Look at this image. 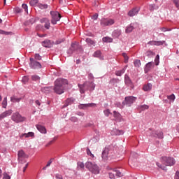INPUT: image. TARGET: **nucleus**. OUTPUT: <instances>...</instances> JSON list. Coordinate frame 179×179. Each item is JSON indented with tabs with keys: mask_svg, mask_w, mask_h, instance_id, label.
I'll use <instances>...</instances> for the list:
<instances>
[{
	"mask_svg": "<svg viewBox=\"0 0 179 179\" xmlns=\"http://www.w3.org/2000/svg\"><path fill=\"white\" fill-rule=\"evenodd\" d=\"M34 136V133L29 132L25 134V138H33Z\"/></svg>",
	"mask_w": 179,
	"mask_h": 179,
	"instance_id": "38",
	"label": "nucleus"
},
{
	"mask_svg": "<svg viewBox=\"0 0 179 179\" xmlns=\"http://www.w3.org/2000/svg\"><path fill=\"white\" fill-rule=\"evenodd\" d=\"M161 31H163L165 33V31H171V29L166 28V27H162L160 28Z\"/></svg>",
	"mask_w": 179,
	"mask_h": 179,
	"instance_id": "44",
	"label": "nucleus"
},
{
	"mask_svg": "<svg viewBox=\"0 0 179 179\" xmlns=\"http://www.w3.org/2000/svg\"><path fill=\"white\" fill-rule=\"evenodd\" d=\"M167 99L171 101H174L176 100V95H174L173 94H172L171 95H169L167 96Z\"/></svg>",
	"mask_w": 179,
	"mask_h": 179,
	"instance_id": "34",
	"label": "nucleus"
},
{
	"mask_svg": "<svg viewBox=\"0 0 179 179\" xmlns=\"http://www.w3.org/2000/svg\"><path fill=\"white\" fill-rule=\"evenodd\" d=\"M150 45H156V41H151L148 43Z\"/></svg>",
	"mask_w": 179,
	"mask_h": 179,
	"instance_id": "53",
	"label": "nucleus"
},
{
	"mask_svg": "<svg viewBox=\"0 0 179 179\" xmlns=\"http://www.w3.org/2000/svg\"><path fill=\"white\" fill-rule=\"evenodd\" d=\"M15 10L16 13H20V12H22V10L19 8H16Z\"/></svg>",
	"mask_w": 179,
	"mask_h": 179,
	"instance_id": "62",
	"label": "nucleus"
},
{
	"mask_svg": "<svg viewBox=\"0 0 179 179\" xmlns=\"http://www.w3.org/2000/svg\"><path fill=\"white\" fill-rule=\"evenodd\" d=\"M87 154L90 155L92 157H94V155L93 154H92V151H90V149H89V148L87 149Z\"/></svg>",
	"mask_w": 179,
	"mask_h": 179,
	"instance_id": "51",
	"label": "nucleus"
},
{
	"mask_svg": "<svg viewBox=\"0 0 179 179\" xmlns=\"http://www.w3.org/2000/svg\"><path fill=\"white\" fill-rule=\"evenodd\" d=\"M64 41H65V38H60V39H58L57 41H56L55 42V44H56V45L61 44V43H64Z\"/></svg>",
	"mask_w": 179,
	"mask_h": 179,
	"instance_id": "40",
	"label": "nucleus"
},
{
	"mask_svg": "<svg viewBox=\"0 0 179 179\" xmlns=\"http://www.w3.org/2000/svg\"><path fill=\"white\" fill-rule=\"evenodd\" d=\"M154 66H155V65H153V63H152V62L148 63L144 69L145 73L149 72V71H150V69H153Z\"/></svg>",
	"mask_w": 179,
	"mask_h": 179,
	"instance_id": "19",
	"label": "nucleus"
},
{
	"mask_svg": "<svg viewBox=\"0 0 179 179\" xmlns=\"http://www.w3.org/2000/svg\"><path fill=\"white\" fill-rule=\"evenodd\" d=\"M109 178H110V179H114V178H115V176H114V173H109Z\"/></svg>",
	"mask_w": 179,
	"mask_h": 179,
	"instance_id": "59",
	"label": "nucleus"
},
{
	"mask_svg": "<svg viewBox=\"0 0 179 179\" xmlns=\"http://www.w3.org/2000/svg\"><path fill=\"white\" fill-rule=\"evenodd\" d=\"M52 163V159H50L48 162V163H47V164H46V167H50V166H51V164Z\"/></svg>",
	"mask_w": 179,
	"mask_h": 179,
	"instance_id": "56",
	"label": "nucleus"
},
{
	"mask_svg": "<svg viewBox=\"0 0 179 179\" xmlns=\"http://www.w3.org/2000/svg\"><path fill=\"white\" fill-rule=\"evenodd\" d=\"M86 169H88V170L92 173V174H99L100 173V169H99V166L96 164L94 162H87L85 164Z\"/></svg>",
	"mask_w": 179,
	"mask_h": 179,
	"instance_id": "4",
	"label": "nucleus"
},
{
	"mask_svg": "<svg viewBox=\"0 0 179 179\" xmlns=\"http://www.w3.org/2000/svg\"><path fill=\"white\" fill-rule=\"evenodd\" d=\"M41 23H45V27L48 30L50 27V20L48 18L41 19Z\"/></svg>",
	"mask_w": 179,
	"mask_h": 179,
	"instance_id": "16",
	"label": "nucleus"
},
{
	"mask_svg": "<svg viewBox=\"0 0 179 179\" xmlns=\"http://www.w3.org/2000/svg\"><path fill=\"white\" fill-rule=\"evenodd\" d=\"M29 61L30 68H31L32 69H41V64H40V62L36 61V59L31 57L29 59Z\"/></svg>",
	"mask_w": 179,
	"mask_h": 179,
	"instance_id": "8",
	"label": "nucleus"
},
{
	"mask_svg": "<svg viewBox=\"0 0 179 179\" xmlns=\"http://www.w3.org/2000/svg\"><path fill=\"white\" fill-rule=\"evenodd\" d=\"M102 41L103 43H113V38L110 37H104L103 38Z\"/></svg>",
	"mask_w": 179,
	"mask_h": 179,
	"instance_id": "30",
	"label": "nucleus"
},
{
	"mask_svg": "<svg viewBox=\"0 0 179 179\" xmlns=\"http://www.w3.org/2000/svg\"><path fill=\"white\" fill-rule=\"evenodd\" d=\"M155 9H159V6L155 4L150 5V10H155Z\"/></svg>",
	"mask_w": 179,
	"mask_h": 179,
	"instance_id": "37",
	"label": "nucleus"
},
{
	"mask_svg": "<svg viewBox=\"0 0 179 179\" xmlns=\"http://www.w3.org/2000/svg\"><path fill=\"white\" fill-rule=\"evenodd\" d=\"M139 12V8H134L131 9L130 11L128 13V16H130L132 17L133 16H136V15Z\"/></svg>",
	"mask_w": 179,
	"mask_h": 179,
	"instance_id": "15",
	"label": "nucleus"
},
{
	"mask_svg": "<svg viewBox=\"0 0 179 179\" xmlns=\"http://www.w3.org/2000/svg\"><path fill=\"white\" fill-rule=\"evenodd\" d=\"M31 79L32 80L37 82V80H40V77L38 76H32Z\"/></svg>",
	"mask_w": 179,
	"mask_h": 179,
	"instance_id": "42",
	"label": "nucleus"
},
{
	"mask_svg": "<svg viewBox=\"0 0 179 179\" xmlns=\"http://www.w3.org/2000/svg\"><path fill=\"white\" fill-rule=\"evenodd\" d=\"M89 107H96V103H85L80 104L78 106V108H80V110H86V108H89Z\"/></svg>",
	"mask_w": 179,
	"mask_h": 179,
	"instance_id": "13",
	"label": "nucleus"
},
{
	"mask_svg": "<svg viewBox=\"0 0 179 179\" xmlns=\"http://www.w3.org/2000/svg\"><path fill=\"white\" fill-rule=\"evenodd\" d=\"M22 83H27L29 82V77L28 76H24L22 80Z\"/></svg>",
	"mask_w": 179,
	"mask_h": 179,
	"instance_id": "43",
	"label": "nucleus"
},
{
	"mask_svg": "<svg viewBox=\"0 0 179 179\" xmlns=\"http://www.w3.org/2000/svg\"><path fill=\"white\" fill-rule=\"evenodd\" d=\"M106 117H108V115H110V114H111V112H110V109H106L103 111Z\"/></svg>",
	"mask_w": 179,
	"mask_h": 179,
	"instance_id": "46",
	"label": "nucleus"
},
{
	"mask_svg": "<svg viewBox=\"0 0 179 179\" xmlns=\"http://www.w3.org/2000/svg\"><path fill=\"white\" fill-rule=\"evenodd\" d=\"M145 55L147 57H152V55H153V52H152V50H148L145 52Z\"/></svg>",
	"mask_w": 179,
	"mask_h": 179,
	"instance_id": "47",
	"label": "nucleus"
},
{
	"mask_svg": "<svg viewBox=\"0 0 179 179\" xmlns=\"http://www.w3.org/2000/svg\"><path fill=\"white\" fill-rule=\"evenodd\" d=\"M160 57L159 56V55H157L155 57V65H159V59Z\"/></svg>",
	"mask_w": 179,
	"mask_h": 179,
	"instance_id": "50",
	"label": "nucleus"
},
{
	"mask_svg": "<svg viewBox=\"0 0 179 179\" xmlns=\"http://www.w3.org/2000/svg\"><path fill=\"white\" fill-rule=\"evenodd\" d=\"M86 43H87L89 45H94V47L96 45V43L94 42V41L90 39V38H87L86 39Z\"/></svg>",
	"mask_w": 179,
	"mask_h": 179,
	"instance_id": "26",
	"label": "nucleus"
},
{
	"mask_svg": "<svg viewBox=\"0 0 179 179\" xmlns=\"http://www.w3.org/2000/svg\"><path fill=\"white\" fill-rule=\"evenodd\" d=\"M80 48V45H79V43H71V46L70 50L68 51L69 54H72L73 51H76V50H79Z\"/></svg>",
	"mask_w": 179,
	"mask_h": 179,
	"instance_id": "12",
	"label": "nucleus"
},
{
	"mask_svg": "<svg viewBox=\"0 0 179 179\" xmlns=\"http://www.w3.org/2000/svg\"><path fill=\"white\" fill-rule=\"evenodd\" d=\"M55 177H56L57 179H64V178H62V175H59V174H58V173H57V174L55 175Z\"/></svg>",
	"mask_w": 179,
	"mask_h": 179,
	"instance_id": "61",
	"label": "nucleus"
},
{
	"mask_svg": "<svg viewBox=\"0 0 179 179\" xmlns=\"http://www.w3.org/2000/svg\"><path fill=\"white\" fill-rule=\"evenodd\" d=\"M42 45L46 48H51L52 47V43L50 40L47 39L42 42Z\"/></svg>",
	"mask_w": 179,
	"mask_h": 179,
	"instance_id": "14",
	"label": "nucleus"
},
{
	"mask_svg": "<svg viewBox=\"0 0 179 179\" xmlns=\"http://www.w3.org/2000/svg\"><path fill=\"white\" fill-rule=\"evenodd\" d=\"M116 134L115 135H124V131L122 130H115Z\"/></svg>",
	"mask_w": 179,
	"mask_h": 179,
	"instance_id": "45",
	"label": "nucleus"
},
{
	"mask_svg": "<svg viewBox=\"0 0 179 179\" xmlns=\"http://www.w3.org/2000/svg\"><path fill=\"white\" fill-rule=\"evenodd\" d=\"M29 3L31 6H36L38 3V0H31Z\"/></svg>",
	"mask_w": 179,
	"mask_h": 179,
	"instance_id": "35",
	"label": "nucleus"
},
{
	"mask_svg": "<svg viewBox=\"0 0 179 179\" xmlns=\"http://www.w3.org/2000/svg\"><path fill=\"white\" fill-rule=\"evenodd\" d=\"M99 17V14H94L92 17V19L93 20H97V18Z\"/></svg>",
	"mask_w": 179,
	"mask_h": 179,
	"instance_id": "54",
	"label": "nucleus"
},
{
	"mask_svg": "<svg viewBox=\"0 0 179 179\" xmlns=\"http://www.w3.org/2000/svg\"><path fill=\"white\" fill-rule=\"evenodd\" d=\"M50 15L52 16V24H57V22H59L61 19V14H59V13H58L57 11H51Z\"/></svg>",
	"mask_w": 179,
	"mask_h": 179,
	"instance_id": "7",
	"label": "nucleus"
},
{
	"mask_svg": "<svg viewBox=\"0 0 179 179\" xmlns=\"http://www.w3.org/2000/svg\"><path fill=\"white\" fill-rule=\"evenodd\" d=\"M65 85H68V80L63 78H58L55 82V93L57 94H62L64 93V89H65Z\"/></svg>",
	"mask_w": 179,
	"mask_h": 179,
	"instance_id": "1",
	"label": "nucleus"
},
{
	"mask_svg": "<svg viewBox=\"0 0 179 179\" xmlns=\"http://www.w3.org/2000/svg\"><path fill=\"white\" fill-rule=\"evenodd\" d=\"M173 2L176 5V8L179 9V0H173Z\"/></svg>",
	"mask_w": 179,
	"mask_h": 179,
	"instance_id": "49",
	"label": "nucleus"
},
{
	"mask_svg": "<svg viewBox=\"0 0 179 179\" xmlns=\"http://www.w3.org/2000/svg\"><path fill=\"white\" fill-rule=\"evenodd\" d=\"M135 101H136V97L135 96H127L124 99V101L123 102V103L126 106H127L128 107H131V104H134V103H135Z\"/></svg>",
	"mask_w": 179,
	"mask_h": 179,
	"instance_id": "9",
	"label": "nucleus"
},
{
	"mask_svg": "<svg viewBox=\"0 0 179 179\" xmlns=\"http://www.w3.org/2000/svg\"><path fill=\"white\" fill-rule=\"evenodd\" d=\"M36 129L41 132V134H47V129L43 125L41 124H36Z\"/></svg>",
	"mask_w": 179,
	"mask_h": 179,
	"instance_id": "17",
	"label": "nucleus"
},
{
	"mask_svg": "<svg viewBox=\"0 0 179 179\" xmlns=\"http://www.w3.org/2000/svg\"><path fill=\"white\" fill-rule=\"evenodd\" d=\"M134 24H130L129 26L126 28V33H131V31L134 30Z\"/></svg>",
	"mask_w": 179,
	"mask_h": 179,
	"instance_id": "23",
	"label": "nucleus"
},
{
	"mask_svg": "<svg viewBox=\"0 0 179 179\" xmlns=\"http://www.w3.org/2000/svg\"><path fill=\"white\" fill-rule=\"evenodd\" d=\"M138 108L141 111H145V110H148L149 109V106L142 105V106H139Z\"/></svg>",
	"mask_w": 179,
	"mask_h": 179,
	"instance_id": "31",
	"label": "nucleus"
},
{
	"mask_svg": "<svg viewBox=\"0 0 179 179\" xmlns=\"http://www.w3.org/2000/svg\"><path fill=\"white\" fill-rule=\"evenodd\" d=\"M35 59L36 61H41V56H40L39 54H36L35 55Z\"/></svg>",
	"mask_w": 179,
	"mask_h": 179,
	"instance_id": "48",
	"label": "nucleus"
},
{
	"mask_svg": "<svg viewBox=\"0 0 179 179\" xmlns=\"http://www.w3.org/2000/svg\"><path fill=\"white\" fill-rule=\"evenodd\" d=\"M116 176H117V177H122V176H124V175H123L122 173H121L120 171H116Z\"/></svg>",
	"mask_w": 179,
	"mask_h": 179,
	"instance_id": "52",
	"label": "nucleus"
},
{
	"mask_svg": "<svg viewBox=\"0 0 179 179\" xmlns=\"http://www.w3.org/2000/svg\"><path fill=\"white\" fill-rule=\"evenodd\" d=\"M11 114H12V110H6V112H3L0 115V120L6 118V117H9V115H11Z\"/></svg>",
	"mask_w": 179,
	"mask_h": 179,
	"instance_id": "18",
	"label": "nucleus"
},
{
	"mask_svg": "<svg viewBox=\"0 0 179 179\" xmlns=\"http://www.w3.org/2000/svg\"><path fill=\"white\" fill-rule=\"evenodd\" d=\"M3 179H10V176L8 175L7 173H5L3 175Z\"/></svg>",
	"mask_w": 179,
	"mask_h": 179,
	"instance_id": "57",
	"label": "nucleus"
},
{
	"mask_svg": "<svg viewBox=\"0 0 179 179\" xmlns=\"http://www.w3.org/2000/svg\"><path fill=\"white\" fill-rule=\"evenodd\" d=\"M113 117L117 121H121V114L117 111H113Z\"/></svg>",
	"mask_w": 179,
	"mask_h": 179,
	"instance_id": "21",
	"label": "nucleus"
},
{
	"mask_svg": "<svg viewBox=\"0 0 179 179\" xmlns=\"http://www.w3.org/2000/svg\"><path fill=\"white\" fill-rule=\"evenodd\" d=\"M80 93H85L86 90H90V92H93L96 87V85L93 82L87 81L83 85H79Z\"/></svg>",
	"mask_w": 179,
	"mask_h": 179,
	"instance_id": "3",
	"label": "nucleus"
},
{
	"mask_svg": "<svg viewBox=\"0 0 179 179\" xmlns=\"http://www.w3.org/2000/svg\"><path fill=\"white\" fill-rule=\"evenodd\" d=\"M3 108H6V106H8V98L5 97L2 102Z\"/></svg>",
	"mask_w": 179,
	"mask_h": 179,
	"instance_id": "33",
	"label": "nucleus"
},
{
	"mask_svg": "<svg viewBox=\"0 0 179 179\" xmlns=\"http://www.w3.org/2000/svg\"><path fill=\"white\" fill-rule=\"evenodd\" d=\"M20 100H22V98H17L16 96H12L10 98V101H12L13 103H19Z\"/></svg>",
	"mask_w": 179,
	"mask_h": 179,
	"instance_id": "27",
	"label": "nucleus"
},
{
	"mask_svg": "<svg viewBox=\"0 0 179 179\" xmlns=\"http://www.w3.org/2000/svg\"><path fill=\"white\" fill-rule=\"evenodd\" d=\"M123 73H125V69H122V70L115 72L117 76H121Z\"/></svg>",
	"mask_w": 179,
	"mask_h": 179,
	"instance_id": "29",
	"label": "nucleus"
},
{
	"mask_svg": "<svg viewBox=\"0 0 179 179\" xmlns=\"http://www.w3.org/2000/svg\"><path fill=\"white\" fill-rule=\"evenodd\" d=\"M17 156L18 162H22L23 159H27V157H29V156H27V155L24 153V151H23V150L18 151Z\"/></svg>",
	"mask_w": 179,
	"mask_h": 179,
	"instance_id": "11",
	"label": "nucleus"
},
{
	"mask_svg": "<svg viewBox=\"0 0 179 179\" xmlns=\"http://www.w3.org/2000/svg\"><path fill=\"white\" fill-rule=\"evenodd\" d=\"M38 37H46L47 34H38Z\"/></svg>",
	"mask_w": 179,
	"mask_h": 179,
	"instance_id": "64",
	"label": "nucleus"
},
{
	"mask_svg": "<svg viewBox=\"0 0 179 179\" xmlns=\"http://www.w3.org/2000/svg\"><path fill=\"white\" fill-rule=\"evenodd\" d=\"M11 120L16 124H19V122H24L26 121V117L22 116L18 112L14 113L11 116Z\"/></svg>",
	"mask_w": 179,
	"mask_h": 179,
	"instance_id": "5",
	"label": "nucleus"
},
{
	"mask_svg": "<svg viewBox=\"0 0 179 179\" xmlns=\"http://www.w3.org/2000/svg\"><path fill=\"white\" fill-rule=\"evenodd\" d=\"M134 66H136V68H139L141 66V60L136 59L134 62Z\"/></svg>",
	"mask_w": 179,
	"mask_h": 179,
	"instance_id": "36",
	"label": "nucleus"
},
{
	"mask_svg": "<svg viewBox=\"0 0 179 179\" xmlns=\"http://www.w3.org/2000/svg\"><path fill=\"white\" fill-rule=\"evenodd\" d=\"M166 41H155V45H163V44H165Z\"/></svg>",
	"mask_w": 179,
	"mask_h": 179,
	"instance_id": "41",
	"label": "nucleus"
},
{
	"mask_svg": "<svg viewBox=\"0 0 179 179\" xmlns=\"http://www.w3.org/2000/svg\"><path fill=\"white\" fill-rule=\"evenodd\" d=\"M152 136H157L159 139H163L164 138L163 131H153Z\"/></svg>",
	"mask_w": 179,
	"mask_h": 179,
	"instance_id": "20",
	"label": "nucleus"
},
{
	"mask_svg": "<svg viewBox=\"0 0 179 179\" xmlns=\"http://www.w3.org/2000/svg\"><path fill=\"white\" fill-rule=\"evenodd\" d=\"M73 101H75V99H66V104L64 106V107H68V106H69V104H72V103H73Z\"/></svg>",
	"mask_w": 179,
	"mask_h": 179,
	"instance_id": "25",
	"label": "nucleus"
},
{
	"mask_svg": "<svg viewBox=\"0 0 179 179\" xmlns=\"http://www.w3.org/2000/svg\"><path fill=\"white\" fill-rule=\"evenodd\" d=\"M22 8H23L25 12H27V4H22Z\"/></svg>",
	"mask_w": 179,
	"mask_h": 179,
	"instance_id": "58",
	"label": "nucleus"
},
{
	"mask_svg": "<svg viewBox=\"0 0 179 179\" xmlns=\"http://www.w3.org/2000/svg\"><path fill=\"white\" fill-rule=\"evenodd\" d=\"M110 147H106L102 151L101 157L103 160H107L110 157Z\"/></svg>",
	"mask_w": 179,
	"mask_h": 179,
	"instance_id": "10",
	"label": "nucleus"
},
{
	"mask_svg": "<svg viewBox=\"0 0 179 179\" xmlns=\"http://www.w3.org/2000/svg\"><path fill=\"white\" fill-rule=\"evenodd\" d=\"M124 83L128 85H131L132 82L131 81V79L129 78V77L128 76V75H125L124 76Z\"/></svg>",
	"mask_w": 179,
	"mask_h": 179,
	"instance_id": "24",
	"label": "nucleus"
},
{
	"mask_svg": "<svg viewBox=\"0 0 179 179\" xmlns=\"http://www.w3.org/2000/svg\"><path fill=\"white\" fill-rule=\"evenodd\" d=\"M143 90L144 92H149L150 90H152V84L148 83L147 85H145Z\"/></svg>",
	"mask_w": 179,
	"mask_h": 179,
	"instance_id": "22",
	"label": "nucleus"
},
{
	"mask_svg": "<svg viewBox=\"0 0 179 179\" xmlns=\"http://www.w3.org/2000/svg\"><path fill=\"white\" fill-rule=\"evenodd\" d=\"M52 89V88L51 87H44L42 88V92H43V93H50Z\"/></svg>",
	"mask_w": 179,
	"mask_h": 179,
	"instance_id": "28",
	"label": "nucleus"
},
{
	"mask_svg": "<svg viewBox=\"0 0 179 179\" xmlns=\"http://www.w3.org/2000/svg\"><path fill=\"white\" fill-rule=\"evenodd\" d=\"M40 6L41 9H47L48 8V6L46 4H41Z\"/></svg>",
	"mask_w": 179,
	"mask_h": 179,
	"instance_id": "55",
	"label": "nucleus"
},
{
	"mask_svg": "<svg viewBox=\"0 0 179 179\" xmlns=\"http://www.w3.org/2000/svg\"><path fill=\"white\" fill-rule=\"evenodd\" d=\"M174 179H179V171L176 172Z\"/></svg>",
	"mask_w": 179,
	"mask_h": 179,
	"instance_id": "60",
	"label": "nucleus"
},
{
	"mask_svg": "<svg viewBox=\"0 0 179 179\" xmlns=\"http://www.w3.org/2000/svg\"><path fill=\"white\" fill-rule=\"evenodd\" d=\"M122 56L124 57L125 64H127L128 62V60L129 59V57H128L127 53H122Z\"/></svg>",
	"mask_w": 179,
	"mask_h": 179,
	"instance_id": "39",
	"label": "nucleus"
},
{
	"mask_svg": "<svg viewBox=\"0 0 179 179\" xmlns=\"http://www.w3.org/2000/svg\"><path fill=\"white\" fill-rule=\"evenodd\" d=\"M161 164L159 162H157V166L162 169V170H166L165 166H174L176 164V159L171 157H162L161 158Z\"/></svg>",
	"mask_w": 179,
	"mask_h": 179,
	"instance_id": "2",
	"label": "nucleus"
},
{
	"mask_svg": "<svg viewBox=\"0 0 179 179\" xmlns=\"http://www.w3.org/2000/svg\"><path fill=\"white\" fill-rule=\"evenodd\" d=\"M28 166H29V163L26 164L25 166L23 168V173L26 171Z\"/></svg>",
	"mask_w": 179,
	"mask_h": 179,
	"instance_id": "63",
	"label": "nucleus"
},
{
	"mask_svg": "<svg viewBox=\"0 0 179 179\" xmlns=\"http://www.w3.org/2000/svg\"><path fill=\"white\" fill-rule=\"evenodd\" d=\"M115 21L111 18H102L100 21L101 27H106V26H113Z\"/></svg>",
	"mask_w": 179,
	"mask_h": 179,
	"instance_id": "6",
	"label": "nucleus"
},
{
	"mask_svg": "<svg viewBox=\"0 0 179 179\" xmlns=\"http://www.w3.org/2000/svg\"><path fill=\"white\" fill-rule=\"evenodd\" d=\"M101 55V52L100 50H96V52H94L93 57H94L95 58H100Z\"/></svg>",
	"mask_w": 179,
	"mask_h": 179,
	"instance_id": "32",
	"label": "nucleus"
}]
</instances>
